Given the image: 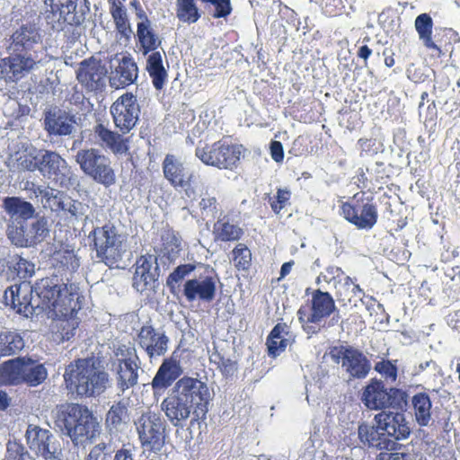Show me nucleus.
<instances>
[{"label": "nucleus", "instance_id": "nucleus-1", "mask_svg": "<svg viewBox=\"0 0 460 460\" xmlns=\"http://www.w3.org/2000/svg\"><path fill=\"white\" fill-rule=\"evenodd\" d=\"M35 290L40 310L51 313L57 318L53 325L57 340L69 341L80 324L76 314L82 307L84 296L79 285L75 282L60 284L58 277L52 276L38 280Z\"/></svg>", "mask_w": 460, "mask_h": 460}, {"label": "nucleus", "instance_id": "nucleus-2", "mask_svg": "<svg viewBox=\"0 0 460 460\" xmlns=\"http://www.w3.org/2000/svg\"><path fill=\"white\" fill-rule=\"evenodd\" d=\"M210 392L208 385L199 378L183 376L173 385L161 409L173 427L183 428L192 415L190 427L199 425L207 418Z\"/></svg>", "mask_w": 460, "mask_h": 460}, {"label": "nucleus", "instance_id": "nucleus-3", "mask_svg": "<svg viewBox=\"0 0 460 460\" xmlns=\"http://www.w3.org/2000/svg\"><path fill=\"white\" fill-rule=\"evenodd\" d=\"M41 41L40 29L28 22L13 31L9 38V56L0 58V80L6 84H17L38 68L41 60L35 45Z\"/></svg>", "mask_w": 460, "mask_h": 460}, {"label": "nucleus", "instance_id": "nucleus-4", "mask_svg": "<svg viewBox=\"0 0 460 460\" xmlns=\"http://www.w3.org/2000/svg\"><path fill=\"white\" fill-rule=\"evenodd\" d=\"M67 391L77 398H95L110 386V376L93 358H76L63 375Z\"/></svg>", "mask_w": 460, "mask_h": 460}, {"label": "nucleus", "instance_id": "nucleus-5", "mask_svg": "<svg viewBox=\"0 0 460 460\" xmlns=\"http://www.w3.org/2000/svg\"><path fill=\"white\" fill-rule=\"evenodd\" d=\"M57 422L75 444L92 440L99 433L100 425L93 411L84 404L70 403L61 410Z\"/></svg>", "mask_w": 460, "mask_h": 460}, {"label": "nucleus", "instance_id": "nucleus-6", "mask_svg": "<svg viewBox=\"0 0 460 460\" xmlns=\"http://www.w3.org/2000/svg\"><path fill=\"white\" fill-rule=\"evenodd\" d=\"M361 402L371 411L393 409L405 411L409 403V394L398 387H386L385 381L376 377L371 378L362 389Z\"/></svg>", "mask_w": 460, "mask_h": 460}, {"label": "nucleus", "instance_id": "nucleus-7", "mask_svg": "<svg viewBox=\"0 0 460 460\" xmlns=\"http://www.w3.org/2000/svg\"><path fill=\"white\" fill-rule=\"evenodd\" d=\"M48 376L44 365L27 357H17L0 364V385L37 386Z\"/></svg>", "mask_w": 460, "mask_h": 460}, {"label": "nucleus", "instance_id": "nucleus-8", "mask_svg": "<svg viewBox=\"0 0 460 460\" xmlns=\"http://www.w3.org/2000/svg\"><path fill=\"white\" fill-rule=\"evenodd\" d=\"M90 246L96 252V257L110 268L121 261L125 252L126 238L118 228L111 223L94 227L88 235Z\"/></svg>", "mask_w": 460, "mask_h": 460}, {"label": "nucleus", "instance_id": "nucleus-9", "mask_svg": "<svg viewBox=\"0 0 460 460\" xmlns=\"http://www.w3.org/2000/svg\"><path fill=\"white\" fill-rule=\"evenodd\" d=\"M245 149L243 145L228 143L223 139L196 148V156L209 166L220 170H235L243 155Z\"/></svg>", "mask_w": 460, "mask_h": 460}, {"label": "nucleus", "instance_id": "nucleus-10", "mask_svg": "<svg viewBox=\"0 0 460 460\" xmlns=\"http://www.w3.org/2000/svg\"><path fill=\"white\" fill-rule=\"evenodd\" d=\"M75 161L81 170L97 183L111 187L116 182V173L111 160L96 148L81 149L76 153Z\"/></svg>", "mask_w": 460, "mask_h": 460}, {"label": "nucleus", "instance_id": "nucleus-11", "mask_svg": "<svg viewBox=\"0 0 460 460\" xmlns=\"http://www.w3.org/2000/svg\"><path fill=\"white\" fill-rule=\"evenodd\" d=\"M341 214L358 229L369 230L376 224L378 212L374 198L365 191L355 193L340 206Z\"/></svg>", "mask_w": 460, "mask_h": 460}, {"label": "nucleus", "instance_id": "nucleus-12", "mask_svg": "<svg viewBox=\"0 0 460 460\" xmlns=\"http://www.w3.org/2000/svg\"><path fill=\"white\" fill-rule=\"evenodd\" d=\"M335 310L336 305L332 296L329 292L316 289L313 291L311 299L299 307L297 317L305 331L314 332L313 325L319 324Z\"/></svg>", "mask_w": 460, "mask_h": 460}, {"label": "nucleus", "instance_id": "nucleus-13", "mask_svg": "<svg viewBox=\"0 0 460 460\" xmlns=\"http://www.w3.org/2000/svg\"><path fill=\"white\" fill-rule=\"evenodd\" d=\"M162 171L164 179L174 190H182L187 198L196 199V174L181 157L167 154L162 162Z\"/></svg>", "mask_w": 460, "mask_h": 460}, {"label": "nucleus", "instance_id": "nucleus-14", "mask_svg": "<svg viewBox=\"0 0 460 460\" xmlns=\"http://www.w3.org/2000/svg\"><path fill=\"white\" fill-rule=\"evenodd\" d=\"M329 355L349 379H364L370 370L371 363L362 350L350 345H339L330 348Z\"/></svg>", "mask_w": 460, "mask_h": 460}, {"label": "nucleus", "instance_id": "nucleus-15", "mask_svg": "<svg viewBox=\"0 0 460 460\" xmlns=\"http://www.w3.org/2000/svg\"><path fill=\"white\" fill-rule=\"evenodd\" d=\"M140 445L149 452L158 453L166 438V426L160 414L155 411L142 413L136 422Z\"/></svg>", "mask_w": 460, "mask_h": 460}, {"label": "nucleus", "instance_id": "nucleus-16", "mask_svg": "<svg viewBox=\"0 0 460 460\" xmlns=\"http://www.w3.org/2000/svg\"><path fill=\"white\" fill-rule=\"evenodd\" d=\"M110 112L119 132L122 135L129 133L136 127L140 115L137 96L129 92L123 93L111 104Z\"/></svg>", "mask_w": 460, "mask_h": 460}, {"label": "nucleus", "instance_id": "nucleus-17", "mask_svg": "<svg viewBox=\"0 0 460 460\" xmlns=\"http://www.w3.org/2000/svg\"><path fill=\"white\" fill-rule=\"evenodd\" d=\"M35 287L36 284L31 286L25 281L9 287L4 293V305L19 314L26 317L32 315L36 309H40L38 306L39 300H32V293H36Z\"/></svg>", "mask_w": 460, "mask_h": 460}, {"label": "nucleus", "instance_id": "nucleus-18", "mask_svg": "<svg viewBox=\"0 0 460 460\" xmlns=\"http://www.w3.org/2000/svg\"><path fill=\"white\" fill-rule=\"evenodd\" d=\"M107 68L100 59L83 60L76 71V79L89 92H102L106 85Z\"/></svg>", "mask_w": 460, "mask_h": 460}, {"label": "nucleus", "instance_id": "nucleus-19", "mask_svg": "<svg viewBox=\"0 0 460 460\" xmlns=\"http://www.w3.org/2000/svg\"><path fill=\"white\" fill-rule=\"evenodd\" d=\"M78 0H46L49 3V10L46 11L45 20L51 29L63 30L65 24H79L75 10Z\"/></svg>", "mask_w": 460, "mask_h": 460}, {"label": "nucleus", "instance_id": "nucleus-20", "mask_svg": "<svg viewBox=\"0 0 460 460\" xmlns=\"http://www.w3.org/2000/svg\"><path fill=\"white\" fill-rule=\"evenodd\" d=\"M183 373L181 365L178 351L175 349L169 358L163 360L158 367L152 382V389L155 394L161 393L168 389L176 383Z\"/></svg>", "mask_w": 460, "mask_h": 460}, {"label": "nucleus", "instance_id": "nucleus-21", "mask_svg": "<svg viewBox=\"0 0 460 460\" xmlns=\"http://www.w3.org/2000/svg\"><path fill=\"white\" fill-rule=\"evenodd\" d=\"M137 341L147 357L153 358L167 352L170 340L164 332H158L153 325L146 324L138 331Z\"/></svg>", "mask_w": 460, "mask_h": 460}, {"label": "nucleus", "instance_id": "nucleus-22", "mask_svg": "<svg viewBox=\"0 0 460 460\" xmlns=\"http://www.w3.org/2000/svg\"><path fill=\"white\" fill-rule=\"evenodd\" d=\"M375 422L377 424L385 436L393 438L395 440L407 438L411 434V429L406 421L403 411L396 412L383 411L376 414Z\"/></svg>", "mask_w": 460, "mask_h": 460}, {"label": "nucleus", "instance_id": "nucleus-23", "mask_svg": "<svg viewBox=\"0 0 460 460\" xmlns=\"http://www.w3.org/2000/svg\"><path fill=\"white\" fill-rule=\"evenodd\" d=\"M154 263H156V258L149 253L137 259L132 278V286L136 290L143 292L157 280L158 267L154 268Z\"/></svg>", "mask_w": 460, "mask_h": 460}, {"label": "nucleus", "instance_id": "nucleus-24", "mask_svg": "<svg viewBox=\"0 0 460 460\" xmlns=\"http://www.w3.org/2000/svg\"><path fill=\"white\" fill-rule=\"evenodd\" d=\"M243 235V228L229 213H221L213 224L212 236L217 243L239 242Z\"/></svg>", "mask_w": 460, "mask_h": 460}, {"label": "nucleus", "instance_id": "nucleus-25", "mask_svg": "<svg viewBox=\"0 0 460 460\" xmlns=\"http://www.w3.org/2000/svg\"><path fill=\"white\" fill-rule=\"evenodd\" d=\"M138 76V67L130 57H123L109 78L110 85L114 89H123L134 84Z\"/></svg>", "mask_w": 460, "mask_h": 460}, {"label": "nucleus", "instance_id": "nucleus-26", "mask_svg": "<svg viewBox=\"0 0 460 460\" xmlns=\"http://www.w3.org/2000/svg\"><path fill=\"white\" fill-rule=\"evenodd\" d=\"M94 137L103 148L111 150L114 155H124L128 151V139L123 135L108 128L102 123L93 128Z\"/></svg>", "mask_w": 460, "mask_h": 460}, {"label": "nucleus", "instance_id": "nucleus-27", "mask_svg": "<svg viewBox=\"0 0 460 460\" xmlns=\"http://www.w3.org/2000/svg\"><path fill=\"white\" fill-rule=\"evenodd\" d=\"M216 281L213 277L208 276L202 281L196 279H189L184 283L183 294L189 302L197 298L211 302L216 296Z\"/></svg>", "mask_w": 460, "mask_h": 460}, {"label": "nucleus", "instance_id": "nucleus-28", "mask_svg": "<svg viewBox=\"0 0 460 460\" xmlns=\"http://www.w3.org/2000/svg\"><path fill=\"white\" fill-rule=\"evenodd\" d=\"M359 441L368 447H375L379 450H392L394 443L385 438L384 431L377 428V424L369 425L362 422L358 427Z\"/></svg>", "mask_w": 460, "mask_h": 460}, {"label": "nucleus", "instance_id": "nucleus-29", "mask_svg": "<svg viewBox=\"0 0 460 460\" xmlns=\"http://www.w3.org/2000/svg\"><path fill=\"white\" fill-rule=\"evenodd\" d=\"M294 341L290 327L286 323H278L266 340L268 355L276 358L284 352L287 347Z\"/></svg>", "mask_w": 460, "mask_h": 460}, {"label": "nucleus", "instance_id": "nucleus-30", "mask_svg": "<svg viewBox=\"0 0 460 460\" xmlns=\"http://www.w3.org/2000/svg\"><path fill=\"white\" fill-rule=\"evenodd\" d=\"M137 15L142 19V22H138L137 26V37L143 54L146 55L155 51L161 45V40L151 28V22L142 9H139Z\"/></svg>", "mask_w": 460, "mask_h": 460}, {"label": "nucleus", "instance_id": "nucleus-31", "mask_svg": "<svg viewBox=\"0 0 460 460\" xmlns=\"http://www.w3.org/2000/svg\"><path fill=\"white\" fill-rule=\"evenodd\" d=\"M52 438L49 430L38 426L30 425L26 431V439L30 448L46 459L54 456V452L49 447Z\"/></svg>", "mask_w": 460, "mask_h": 460}, {"label": "nucleus", "instance_id": "nucleus-32", "mask_svg": "<svg viewBox=\"0 0 460 460\" xmlns=\"http://www.w3.org/2000/svg\"><path fill=\"white\" fill-rule=\"evenodd\" d=\"M116 366V378L119 388L126 391L137 384L140 360L113 363Z\"/></svg>", "mask_w": 460, "mask_h": 460}, {"label": "nucleus", "instance_id": "nucleus-33", "mask_svg": "<svg viewBox=\"0 0 460 460\" xmlns=\"http://www.w3.org/2000/svg\"><path fill=\"white\" fill-rule=\"evenodd\" d=\"M52 261L54 268L61 274L75 272L80 266L79 258L74 249L63 245L54 252Z\"/></svg>", "mask_w": 460, "mask_h": 460}, {"label": "nucleus", "instance_id": "nucleus-34", "mask_svg": "<svg viewBox=\"0 0 460 460\" xmlns=\"http://www.w3.org/2000/svg\"><path fill=\"white\" fill-rule=\"evenodd\" d=\"M67 169V164L64 158L57 152L45 150L41 152L40 163V173L44 176L51 178L58 176Z\"/></svg>", "mask_w": 460, "mask_h": 460}, {"label": "nucleus", "instance_id": "nucleus-35", "mask_svg": "<svg viewBox=\"0 0 460 460\" xmlns=\"http://www.w3.org/2000/svg\"><path fill=\"white\" fill-rule=\"evenodd\" d=\"M161 243L156 252L166 257L169 261H173L179 256L181 251V239L178 234L172 228H164L161 232Z\"/></svg>", "mask_w": 460, "mask_h": 460}, {"label": "nucleus", "instance_id": "nucleus-36", "mask_svg": "<svg viewBox=\"0 0 460 460\" xmlns=\"http://www.w3.org/2000/svg\"><path fill=\"white\" fill-rule=\"evenodd\" d=\"M411 405L416 422L421 426H428L431 420V400L425 392L417 393L411 398Z\"/></svg>", "mask_w": 460, "mask_h": 460}, {"label": "nucleus", "instance_id": "nucleus-37", "mask_svg": "<svg viewBox=\"0 0 460 460\" xmlns=\"http://www.w3.org/2000/svg\"><path fill=\"white\" fill-rule=\"evenodd\" d=\"M23 348L24 340L21 333L10 330L0 332V357L15 355Z\"/></svg>", "mask_w": 460, "mask_h": 460}, {"label": "nucleus", "instance_id": "nucleus-38", "mask_svg": "<svg viewBox=\"0 0 460 460\" xmlns=\"http://www.w3.org/2000/svg\"><path fill=\"white\" fill-rule=\"evenodd\" d=\"M3 207L6 213L12 217L17 216L24 220L33 217V206L19 197H6L3 200Z\"/></svg>", "mask_w": 460, "mask_h": 460}, {"label": "nucleus", "instance_id": "nucleus-39", "mask_svg": "<svg viewBox=\"0 0 460 460\" xmlns=\"http://www.w3.org/2000/svg\"><path fill=\"white\" fill-rule=\"evenodd\" d=\"M433 25V20L429 13H420L415 19V30L426 49L437 48L432 39Z\"/></svg>", "mask_w": 460, "mask_h": 460}, {"label": "nucleus", "instance_id": "nucleus-40", "mask_svg": "<svg viewBox=\"0 0 460 460\" xmlns=\"http://www.w3.org/2000/svg\"><path fill=\"white\" fill-rule=\"evenodd\" d=\"M437 40L435 41L436 49H429L435 52L434 56L441 58L445 55V51L456 43L460 41V36L452 28H441L436 35Z\"/></svg>", "mask_w": 460, "mask_h": 460}, {"label": "nucleus", "instance_id": "nucleus-41", "mask_svg": "<svg viewBox=\"0 0 460 460\" xmlns=\"http://www.w3.org/2000/svg\"><path fill=\"white\" fill-rule=\"evenodd\" d=\"M176 17L181 22L192 24L200 19L201 13L195 0H176Z\"/></svg>", "mask_w": 460, "mask_h": 460}, {"label": "nucleus", "instance_id": "nucleus-42", "mask_svg": "<svg viewBox=\"0 0 460 460\" xmlns=\"http://www.w3.org/2000/svg\"><path fill=\"white\" fill-rule=\"evenodd\" d=\"M122 0H109L111 3L110 13L114 21L116 30L122 35L131 31L130 23L128 18L127 10Z\"/></svg>", "mask_w": 460, "mask_h": 460}, {"label": "nucleus", "instance_id": "nucleus-43", "mask_svg": "<svg viewBox=\"0 0 460 460\" xmlns=\"http://www.w3.org/2000/svg\"><path fill=\"white\" fill-rule=\"evenodd\" d=\"M128 417V406L124 401L120 400L114 402L106 413L105 424L111 431L118 430Z\"/></svg>", "mask_w": 460, "mask_h": 460}, {"label": "nucleus", "instance_id": "nucleus-44", "mask_svg": "<svg viewBox=\"0 0 460 460\" xmlns=\"http://www.w3.org/2000/svg\"><path fill=\"white\" fill-rule=\"evenodd\" d=\"M26 222H17L8 227L7 235L13 243L20 247L33 245V239Z\"/></svg>", "mask_w": 460, "mask_h": 460}, {"label": "nucleus", "instance_id": "nucleus-45", "mask_svg": "<svg viewBox=\"0 0 460 460\" xmlns=\"http://www.w3.org/2000/svg\"><path fill=\"white\" fill-rule=\"evenodd\" d=\"M232 261L238 271H248L252 266V254L248 246L238 243L231 252Z\"/></svg>", "mask_w": 460, "mask_h": 460}, {"label": "nucleus", "instance_id": "nucleus-46", "mask_svg": "<svg viewBox=\"0 0 460 460\" xmlns=\"http://www.w3.org/2000/svg\"><path fill=\"white\" fill-rule=\"evenodd\" d=\"M42 150H24L19 155L16 159L17 166L29 172H35L40 170V163L41 158Z\"/></svg>", "mask_w": 460, "mask_h": 460}, {"label": "nucleus", "instance_id": "nucleus-47", "mask_svg": "<svg viewBox=\"0 0 460 460\" xmlns=\"http://www.w3.org/2000/svg\"><path fill=\"white\" fill-rule=\"evenodd\" d=\"M397 360L382 358L375 363L374 370L377 372L385 382L395 383L398 378Z\"/></svg>", "mask_w": 460, "mask_h": 460}, {"label": "nucleus", "instance_id": "nucleus-48", "mask_svg": "<svg viewBox=\"0 0 460 460\" xmlns=\"http://www.w3.org/2000/svg\"><path fill=\"white\" fill-rule=\"evenodd\" d=\"M9 263V268L13 269V276L21 279H29L34 274L35 265L22 256L14 255Z\"/></svg>", "mask_w": 460, "mask_h": 460}, {"label": "nucleus", "instance_id": "nucleus-49", "mask_svg": "<svg viewBox=\"0 0 460 460\" xmlns=\"http://www.w3.org/2000/svg\"><path fill=\"white\" fill-rule=\"evenodd\" d=\"M196 266L191 263L181 264L177 266L172 272L169 274L166 279V285L169 288L172 293L175 292V288L178 287V284L189 274H190Z\"/></svg>", "mask_w": 460, "mask_h": 460}, {"label": "nucleus", "instance_id": "nucleus-50", "mask_svg": "<svg viewBox=\"0 0 460 460\" xmlns=\"http://www.w3.org/2000/svg\"><path fill=\"white\" fill-rule=\"evenodd\" d=\"M344 271L341 268L337 266H328L323 272H321L320 275L316 279V282L320 283L323 281L327 284H333L335 289L337 290L341 285H342L341 281L344 280Z\"/></svg>", "mask_w": 460, "mask_h": 460}, {"label": "nucleus", "instance_id": "nucleus-51", "mask_svg": "<svg viewBox=\"0 0 460 460\" xmlns=\"http://www.w3.org/2000/svg\"><path fill=\"white\" fill-rule=\"evenodd\" d=\"M351 288V292L357 296V295H364L363 289L360 288V286L357 283H354L352 279L349 276H346L344 278V282L342 285L340 286V288L335 291V296L337 297V300L340 303H342L344 305H347V303H350V298L348 297L347 292Z\"/></svg>", "mask_w": 460, "mask_h": 460}, {"label": "nucleus", "instance_id": "nucleus-52", "mask_svg": "<svg viewBox=\"0 0 460 460\" xmlns=\"http://www.w3.org/2000/svg\"><path fill=\"white\" fill-rule=\"evenodd\" d=\"M72 125L62 117L46 119V129L49 134L66 136L72 132Z\"/></svg>", "mask_w": 460, "mask_h": 460}, {"label": "nucleus", "instance_id": "nucleus-53", "mask_svg": "<svg viewBox=\"0 0 460 460\" xmlns=\"http://www.w3.org/2000/svg\"><path fill=\"white\" fill-rule=\"evenodd\" d=\"M6 454L8 460H35L26 450L24 446L15 440L7 443Z\"/></svg>", "mask_w": 460, "mask_h": 460}, {"label": "nucleus", "instance_id": "nucleus-54", "mask_svg": "<svg viewBox=\"0 0 460 460\" xmlns=\"http://www.w3.org/2000/svg\"><path fill=\"white\" fill-rule=\"evenodd\" d=\"M114 355L116 357V361L114 363L140 360L136 349L126 344L118 346V348L114 350Z\"/></svg>", "mask_w": 460, "mask_h": 460}, {"label": "nucleus", "instance_id": "nucleus-55", "mask_svg": "<svg viewBox=\"0 0 460 460\" xmlns=\"http://www.w3.org/2000/svg\"><path fill=\"white\" fill-rule=\"evenodd\" d=\"M291 192L288 190L278 189L276 196L270 200V205L275 214L279 212L288 204Z\"/></svg>", "mask_w": 460, "mask_h": 460}, {"label": "nucleus", "instance_id": "nucleus-56", "mask_svg": "<svg viewBox=\"0 0 460 460\" xmlns=\"http://www.w3.org/2000/svg\"><path fill=\"white\" fill-rule=\"evenodd\" d=\"M148 72L149 76L152 79V84L154 87L160 91L164 88L167 81V71L164 66L152 68L146 70Z\"/></svg>", "mask_w": 460, "mask_h": 460}, {"label": "nucleus", "instance_id": "nucleus-57", "mask_svg": "<svg viewBox=\"0 0 460 460\" xmlns=\"http://www.w3.org/2000/svg\"><path fill=\"white\" fill-rule=\"evenodd\" d=\"M112 452L108 450L105 443H100L94 446L91 450L85 460H111Z\"/></svg>", "mask_w": 460, "mask_h": 460}, {"label": "nucleus", "instance_id": "nucleus-58", "mask_svg": "<svg viewBox=\"0 0 460 460\" xmlns=\"http://www.w3.org/2000/svg\"><path fill=\"white\" fill-rule=\"evenodd\" d=\"M42 202L45 208L49 207L52 210H57L60 208L61 202L58 197V193L56 190L51 188H44L43 192L41 194Z\"/></svg>", "mask_w": 460, "mask_h": 460}, {"label": "nucleus", "instance_id": "nucleus-59", "mask_svg": "<svg viewBox=\"0 0 460 460\" xmlns=\"http://www.w3.org/2000/svg\"><path fill=\"white\" fill-rule=\"evenodd\" d=\"M29 230H31V239H33V244L41 242L48 234V229L45 226V223L41 220H37L29 226Z\"/></svg>", "mask_w": 460, "mask_h": 460}, {"label": "nucleus", "instance_id": "nucleus-60", "mask_svg": "<svg viewBox=\"0 0 460 460\" xmlns=\"http://www.w3.org/2000/svg\"><path fill=\"white\" fill-rule=\"evenodd\" d=\"M199 208L204 213H214L217 211L218 202L215 196L205 195L199 203Z\"/></svg>", "mask_w": 460, "mask_h": 460}, {"label": "nucleus", "instance_id": "nucleus-61", "mask_svg": "<svg viewBox=\"0 0 460 460\" xmlns=\"http://www.w3.org/2000/svg\"><path fill=\"white\" fill-rule=\"evenodd\" d=\"M217 367L226 376H233L236 370V364L230 358H220Z\"/></svg>", "mask_w": 460, "mask_h": 460}, {"label": "nucleus", "instance_id": "nucleus-62", "mask_svg": "<svg viewBox=\"0 0 460 460\" xmlns=\"http://www.w3.org/2000/svg\"><path fill=\"white\" fill-rule=\"evenodd\" d=\"M270 149L271 158L275 162L279 163V162L283 161V159H284L283 146L279 141H276V140L272 141L270 143Z\"/></svg>", "mask_w": 460, "mask_h": 460}, {"label": "nucleus", "instance_id": "nucleus-63", "mask_svg": "<svg viewBox=\"0 0 460 460\" xmlns=\"http://www.w3.org/2000/svg\"><path fill=\"white\" fill-rule=\"evenodd\" d=\"M164 66L162 54L159 51H153L146 60V70Z\"/></svg>", "mask_w": 460, "mask_h": 460}, {"label": "nucleus", "instance_id": "nucleus-64", "mask_svg": "<svg viewBox=\"0 0 460 460\" xmlns=\"http://www.w3.org/2000/svg\"><path fill=\"white\" fill-rule=\"evenodd\" d=\"M111 460H133L131 448L123 445L120 449L115 452L114 456L112 455Z\"/></svg>", "mask_w": 460, "mask_h": 460}]
</instances>
